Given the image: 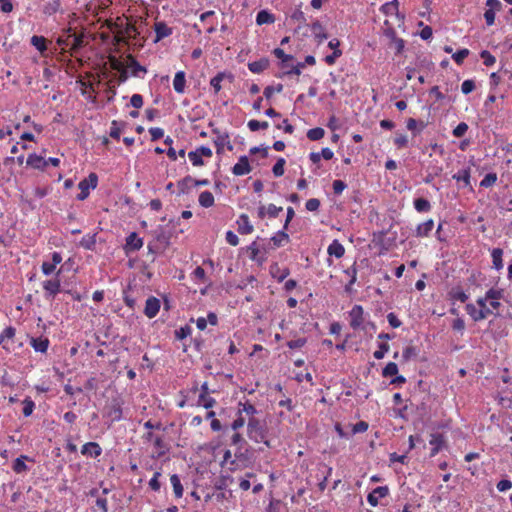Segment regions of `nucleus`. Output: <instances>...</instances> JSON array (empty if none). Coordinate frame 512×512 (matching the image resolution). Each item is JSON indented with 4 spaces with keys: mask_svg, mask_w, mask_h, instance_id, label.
I'll list each match as a JSON object with an SVG mask.
<instances>
[{
    "mask_svg": "<svg viewBox=\"0 0 512 512\" xmlns=\"http://www.w3.org/2000/svg\"><path fill=\"white\" fill-rule=\"evenodd\" d=\"M247 435L250 440L255 443H263L268 448L271 447L270 441L268 440V430L259 419L256 417H250L247 422Z\"/></svg>",
    "mask_w": 512,
    "mask_h": 512,
    "instance_id": "1",
    "label": "nucleus"
},
{
    "mask_svg": "<svg viewBox=\"0 0 512 512\" xmlns=\"http://www.w3.org/2000/svg\"><path fill=\"white\" fill-rule=\"evenodd\" d=\"M485 294L487 296L489 306L491 310H493L492 315L497 316L502 306L500 300L504 298V289L492 287L488 289Z\"/></svg>",
    "mask_w": 512,
    "mask_h": 512,
    "instance_id": "2",
    "label": "nucleus"
},
{
    "mask_svg": "<svg viewBox=\"0 0 512 512\" xmlns=\"http://www.w3.org/2000/svg\"><path fill=\"white\" fill-rule=\"evenodd\" d=\"M97 184L98 176L95 173H90L87 178L79 182L78 187L80 189V193L76 198L80 201L85 200L90 194V189H95Z\"/></svg>",
    "mask_w": 512,
    "mask_h": 512,
    "instance_id": "3",
    "label": "nucleus"
},
{
    "mask_svg": "<svg viewBox=\"0 0 512 512\" xmlns=\"http://www.w3.org/2000/svg\"><path fill=\"white\" fill-rule=\"evenodd\" d=\"M212 155H213V152L209 147L200 146L196 150L190 151L188 153V158L191 161L193 166L199 167V166L204 165V161L202 159L203 157L211 158Z\"/></svg>",
    "mask_w": 512,
    "mask_h": 512,
    "instance_id": "4",
    "label": "nucleus"
},
{
    "mask_svg": "<svg viewBox=\"0 0 512 512\" xmlns=\"http://www.w3.org/2000/svg\"><path fill=\"white\" fill-rule=\"evenodd\" d=\"M60 270L58 271L57 275H59ZM42 287L44 290V297L45 299H54L55 296L60 292L61 289V282L58 276L45 280L42 283Z\"/></svg>",
    "mask_w": 512,
    "mask_h": 512,
    "instance_id": "5",
    "label": "nucleus"
},
{
    "mask_svg": "<svg viewBox=\"0 0 512 512\" xmlns=\"http://www.w3.org/2000/svg\"><path fill=\"white\" fill-rule=\"evenodd\" d=\"M365 321L364 309L361 305H354L349 311V324L353 330L363 328Z\"/></svg>",
    "mask_w": 512,
    "mask_h": 512,
    "instance_id": "6",
    "label": "nucleus"
},
{
    "mask_svg": "<svg viewBox=\"0 0 512 512\" xmlns=\"http://www.w3.org/2000/svg\"><path fill=\"white\" fill-rule=\"evenodd\" d=\"M122 401L118 398H114L111 400V402L106 407V416L112 421V422H118L123 417L122 412Z\"/></svg>",
    "mask_w": 512,
    "mask_h": 512,
    "instance_id": "7",
    "label": "nucleus"
},
{
    "mask_svg": "<svg viewBox=\"0 0 512 512\" xmlns=\"http://www.w3.org/2000/svg\"><path fill=\"white\" fill-rule=\"evenodd\" d=\"M16 336V329L13 326L6 327L0 333V346L10 353L13 350V343Z\"/></svg>",
    "mask_w": 512,
    "mask_h": 512,
    "instance_id": "8",
    "label": "nucleus"
},
{
    "mask_svg": "<svg viewBox=\"0 0 512 512\" xmlns=\"http://www.w3.org/2000/svg\"><path fill=\"white\" fill-rule=\"evenodd\" d=\"M130 75L133 77L142 78V75L147 73L145 66H142L132 54L126 56V66Z\"/></svg>",
    "mask_w": 512,
    "mask_h": 512,
    "instance_id": "9",
    "label": "nucleus"
},
{
    "mask_svg": "<svg viewBox=\"0 0 512 512\" xmlns=\"http://www.w3.org/2000/svg\"><path fill=\"white\" fill-rule=\"evenodd\" d=\"M213 133L217 135L216 138L213 140L214 145L216 146L217 154H221L225 146L230 151L233 149L228 133H221L217 128L213 129Z\"/></svg>",
    "mask_w": 512,
    "mask_h": 512,
    "instance_id": "10",
    "label": "nucleus"
},
{
    "mask_svg": "<svg viewBox=\"0 0 512 512\" xmlns=\"http://www.w3.org/2000/svg\"><path fill=\"white\" fill-rule=\"evenodd\" d=\"M282 211L283 207L276 206L275 204L272 203L268 204L267 206L260 205L258 207L257 216L261 220L265 219L266 217L272 219L278 217Z\"/></svg>",
    "mask_w": 512,
    "mask_h": 512,
    "instance_id": "11",
    "label": "nucleus"
},
{
    "mask_svg": "<svg viewBox=\"0 0 512 512\" xmlns=\"http://www.w3.org/2000/svg\"><path fill=\"white\" fill-rule=\"evenodd\" d=\"M486 6L488 7V9H486L484 13V18L486 24L488 26H492L495 23L496 12L502 9V3L499 0H487Z\"/></svg>",
    "mask_w": 512,
    "mask_h": 512,
    "instance_id": "12",
    "label": "nucleus"
},
{
    "mask_svg": "<svg viewBox=\"0 0 512 512\" xmlns=\"http://www.w3.org/2000/svg\"><path fill=\"white\" fill-rule=\"evenodd\" d=\"M143 246V239L138 236L136 232H131L126 237V242L124 245V251L128 255L132 252H136L140 250Z\"/></svg>",
    "mask_w": 512,
    "mask_h": 512,
    "instance_id": "13",
    "label": "nucleus"
},
{
    "mask_svg": "<svg viewBox=\"0 0 512 512\" xmlns=\"http://www.w3.org/2000/svg\"><path fill=\"white\" fill-rule=\"evenodd\" d=\"M465 310L474 322L482 321L493 314V310H479L473 303L466 304Z\"/></svg>",
    "mask_w": 512,
    "mask_h": 512,
    "instance_id": "14",
    "label": "nucleus"
},
{
    "mask_svg": "<svg viewBox=\"0 0 512 512\" xmlns=\"http://www.w3.org/2000/svg\"><path fill=\"white\" fill-rule=\"evenodd\" d=\"M389 495L388 486H379L376 487L372 492H370L367 496V501L372 507H376L379 504V499L384 498Z\"/></svg>",
    "mask_w": 512,
    "mask_h": 512,
    "instance_id": "15",
    "label": "nucleus"
},
{
    "mask_svg": "<svg viewBox=\"0 0 512 512\" xmlns=\"http://www.w3.org/2000/svg\"><path fill=\"white\" fill-rule=\"evenodd\" d=\"M160 306V300L154 296H150L146 300L144 314L150 319L154 318L158 314Z\"/></svg>",
    "mask_w": 512,
    "mask_h": 512,
    "instance_id": "16",
    "label": "nucleus"
},
{
    "mask_svg": "<svg viewBox=\"0 0 512 512\" xmlns=\"http://www.w3.org/2000/svg\"><path fill=\"white\" fill-rule=\"evenodd\" d=\"M154 31H155V40L154 42H159L160 40L169 37L173 30L163 21H157L154 23Z\"/></svg>",
    "mask_w": 512,
    "mask_h": 512,
    "instance_id": "17",
    "label": "nucleus"
},
{
    "mask_svg": "<svg viewBox=\"0 0 512 512\" xmlns=\"http://www.w3.org/2000/svg\"><path fill=\"white\" fill-rule=\"evenodd\" d=\"M251 172V166L247 156H241L238 162L233 166L232 173L236 176L247 175Z\"/></svg>",
    "mask_w": 512,
    "mask_h": 512,
    "instance_id": "18",
    "label": "nucleus"
},
{
    "mask_svg": "<svg viewBox=\"0 0 512 512\" xmlns=\"http://www.w3.org/2000/svg\"><path fill=\"white\" fill-rule=\"evenodd\" d=\"M81 454L84 456L97 458L102 454V448L97 442H88L82 446Z\"/></svg>",
    "mask_w": 512,
    "mask_h": 512,
    "instance_id": "19",
    "label": "nucleus"
},
{
    "mask_svg": "<svg viewBox=\"0 0 512 512\" xmlns=\"http://www.w3.org/2000/svg\"><path fill=\"white\" fill-rule=\"evenodd\" d=\"M236 223L238 225V232L241 235H248L254 231V227L246 214H241Z\"/></svg>",
    "mask_w": 512,
    "mask_h": 512,
    "instance_id": "20",
    "label": "nucleus"
},
{
    "mask_svg": "<svg viewBox=\"0 0 512 512\" xmlns=\"http://www.w3.org/2000/svg\"><path fill=\"white\" fill-rule=\"evenodd\" d=\"M429 443L432 446L430 456L434 457L440 452L445 443L444 436L440 433L431 434Z\"/></svg>",
    "mask_w": 512,
    "mask_h": 512,
    "instance_id": "21",
    "label": "nucleus"
},
{
    "mask_svg": "<svg viewBox=\"0 0 512 512\" xmlns=\"http://www.w3.org/2000/svg\"><path fill=\"white\" fill-rule=\"evenodd\" d=\"M25 461L34 462V460L27 455H20L13 462L12 469L16 474H22L28 471V466Z\"/></svg>",
    "mask_w": 512,
    "mask_h": 512,
    "instance_id": "22",
    "label": "nucleus"
},
{
    "mask_svg": "<svg viewBox=\"0 0 512 512\" xmlns=\"http://www.w3.org/2000/svg\"><path fill=\"white\" fill-rule=\"evenodd\" d=\"M50 341L46 337L31 338L30 345L36 351L40 353H46L49 347Z\"/></svg>",
    "mask_w": 512,
    "mask_h": 512,
    "instance_id": "23",
    "label": "nucleus"
},
{
    "mask_svg": "<svg viewBox=\"0 0 512 512\" xmlns=\"http://www.w3.org/2000/svg\"><path fill=\"white\" fill-rule=\"evenodd\" d=\"M215 12L213 10L206 11L200 15V20L202 22H206L208 24L206 28V32L208 34H212L216 32L217 30V21H213L212 18L214 17Z\"/></svg>",
    "mask_w": 512,
    "mask_h": 512,
    "instance_id": "24",
    "label": "nucleus"
},
{
    "mask_svg": "<svg viewBox=\"0 0 512 512\" xmlns=\"http://www.w3.org/2000/svg\"><path fill=\"white\" fill-rule=\"evenodd\" d=\"M26 163L28 166L38 170H44L48 165V161L37 154H30Z\"/></svg>",
    "mask_w": 512,
    "mask_h": 512,
    "instance_id": "25",
    "label": "nucleus"
},
{
    "mask_svg": "<svg viewBox=\"0 0 512 512\" xmlns=\"http://www.w3.org/2000/svg\"><path fill=\"white\" fill-rule=\"evenodd\" d=\"M269 64V59L264 57L257 61L249 62L247 66L252 73L260 74L269 67Z\"/></svg>",
    "mask_w": 512,
    "mask_h": 512,
    "instance_id": "26",
    "label": "nucleus"
},
{
    "mask_svg": "<svg viewBox=\"0 0 512 512\" xmlns=\"http://www.w3.org/2000/svg\"><path fill=\"white\" fill-rule=\"evenodd\" d=\"M185 87H186V75H185V72L184 71H178L175 74L174 79H173V88H174V90L177 93L182 94L185 91Z\"/></svg>",
    "mask_w": 512,
    "mask_h": 512,
    "instance_id": "27",
    "label": "nucleus"
},
{
    "mask_svg": "<svg viewBox=\"0 0 512 512\" xmlns=\"http://www.w3.org/2000/svg\"><path fill=\"white\" fill-rule=\"evenodd\" d=\"M289 241L290 237L286 233V230H284V228L271 237V242L274 248L282 247L285 244L289 243Z\"/></svg>",
    "mask_w": 512,
    "mask_h": 512,
    "instance_id": "28",
    "label": "nucleus"
},
{
    "mask_svg": "<svg viewBox=\"0 0 512 512\" xmlns=\"http://www.w3.org/2000/svg\"><path fill=\"white\" fill-rule=\"evenodd\" d=\"M434 228V221L433 219H428L427 221L420 223L417 228L415 235L417 237H427L431 233V231Z\"/></svg>",
    "mask_w": 512,
    "mask_h": 512,
    "instance_id": "29",
    "label": "nucleus"
},
{
    "mask_svg": "<svg viewBox=\"0 0 512 512\" xmlns=\"http://www.w3.org/2000/svg\"><path fill=\"white\" fill-rule=\"evenodd\" d=\"M311 31L318 43H322L328 37L325 28L319 21H315L311 24Z\"/></svg>",
    "mask_w": 512,
    "mask_h": 512,
    "instance_id": "30",
    "label": "nucleus"
},
{
    "mask_svg": "<svg viewBox=\"0 0 512 512\" xmlns=\"http://www.w3.org/2000/svg\"><path fill=\"white\" fill-rule=\"evenodd\" d=\"M327 253L330 256H335L336 258H341L345 254V248L337 239H335L328 246Z\"/></svg>",
    "mask_w": 512,
    "mask_h": 512,
    "instance_id": "31",
    "label": "nucleus"
},
{
    "mask_svg": "<svg viewBox=\"0 0 512 512\" xmlns=\"http://www.w3.org/2000/svg\"><path fill=\"white\" fill-rule=\"evenodd\" d=\"M275 20V15L269 12L268 10H261L257 13L256 16V23L259 26L264 24H273Z\"/></svg>",
    "mask_w": 512,
    "mask_h": 512,
    "instance_id": "32",
    "label": "nucleus"
},
{
    "mask_svg": "<svg viewBox=\"0 0 512 512\" xmlns=\"http://www.w3.org/2000/svg\"><path fill=\"white\" fill-rule=\"evenodd\" d=\"M243 413H245L249 419L250 417H255V414H257V409L249 401L239 402L238 403V414L242 416Z\"/></svg>",
    "mask_w": 512,
    "mask_h": 512,
    "instance_id": "33",
    "label": "nucleus"
},
{
    "mask_svg": "<svg viewBox=\"0 0 512 512\" xmlns=\"http://www.w3.org/2000/svg\"><path fill=\"white\" fill-rule=\"evenodd\" d=\"M60 8L61 0H50L43 5L42 12L47 16H51L59 12Z\"/></svg>",
    "mask_w": 512,
    "mask_h": 512,
    "instance_id": "34",
    "label": "nucleus"
},
{
    "mask_svg": "<svg viewBox=\"0 0 512 512\" xmlns=\"http://www.w3.org/2000/svg\"><path fill=\"white\" fill-rule=\"evenodd\" d=\"M398 6H399L398 0H392L390 2L383 4L380 8V11L383 14H385L386 16H389V15L398 16V13H399Z\"/></svg>",
    "mask_w": 512,
    "mask_h": 512,
    "instance_id": "35",
    "label": "nucleus"
},
{
    "mask_svg": "<svg viewBox=\"0 0 512 512\" xmlns=\"http://www.w3.org/2000/svg\"><path fill=\"white\" fill-rule=\"evenodd\" d=\"M470 177H471V171L470 168H465L460 171H458L456 174L453 175V179L457 182H463L464 187H470Z\"/></svg>",
    "mask_w": 512,
    "mask_h": 512,
    "instance_id": "36",
    "label": "nucleus"
},
{
    "mask_svg": "<svg viewBox=\"0 0 512 512\" xmlns=\"http://www.w3.org/2000/svg\"><path fill=\"white\" fill-rule=\"evenodd\" d=\"M170 482L173 487L174 496L179 499L183 496V486L181 480L177 474H173L170 476Z\"/></svg>",
    "mask_w": 512,
    "mask_h": 512,
    "instance_id": "37",
    "label": "nucleus"
},
{
    "mask_svg": "<svg viewBox=\"0 0 512 512\" xmlns=\"http://www.w3.org/2000/svg\"><path fill=\"white\" fill-rule=\"evenodd\" d=\"M200 206L209 208L214 205V196L210 191H203L198 198Z\"/></svg>",
    "mask_w": 512,
    "mask_h": 512,
    "instance_id": "38",
    "label": "nucleus"
},
{
    "mask_svg": "<svg viewBox=\"0 0 512 512\" xmlns=\"http://www.w3.org/2000/svg\"><path fill=\"white\" fill-rule=\"evenodd\" d=\"M502 256L503 250L501 248H494L491 252L493 267L496 270H500L503 268Z\"/></svg>",
    "mask_w": 512,
    "mask_h": 512,
    "instance_id": "39",
    "label": "nucleus"
},
{
    "mask_svg": "<svg viewBox=\"0 0 512 512\" xmlns=\"http://www.w3.org/2000/svg\"><path fill=\"white\" fill-rule=\"evenodd\" d=\"M30 42L40 53H44L47 50V40L43 36L34 35L31 37Z\"/></svg>",
    "mask_w": 512,
    "mask_h": 512,
    "instance_id": "40",
    "label": "nucleus"
},
{
    "mask_svg": "<svg viewBox=\"0 0 512 512\" xmlns=\"http://www.w3.org/2000/svg\"><path fill=\"white\" fill-rule=\"evenodd\" d=\"M414 208L419 213L429 212L431 210L430 202L425 198H416L413 202Z\"/></svg>",
    "mask_w": 512,
    "mask_h": 512,
    "instance_id": "41",
    "label": "nucleus"
},
{
    "mask_svg": "<svg viewBox=\"0 0 512 512\" xmlns=\"http://www.w3.org/2000/svg\"><path fill=\"white\" fill-rule=\"evenodd\" d=\"M289 274L290 271L288 268L281 270L277 264L271 266V275L273 278L277 279L278 282H282Z\"/></svg>",
    "mask_w": 512,
    "mask_h": 512,
    "instance_id": "42",
    "label": "nucleus"
},
{
    "mask_svg": "<svg viewBox=\"0 0 512 512\" xmlns=\"http://www.w3.org/2000/svg\"><path fill=\"white\" fill-rule=\"evenodd\" d=\"M273 54L279 59L281 60V68H287V62H290L293 60V56L292 55H288L284 52L283 49L281 48H275L273 50Z\"/></svg>",
    "mask_w": 512,
    "mask_h": 512,
    "instance_id": "43",
    "label": "nucleus"
},
{
    "mask_svg": "<svg viewBox=\"0 0 512 512\" xmlns=\"http://www.w3.org/2000/svg\"><path fill=\"white\" fill-rule=\"evenodd\" d=\"M246 444L245 439L242 437V435L238 432H235L231 437V445L236 446L238 448V451L235 452V456H237L238 453L241 454L242 449L244 448V445Z\"/></svg>",
    "mask_w": 512,
    "mask_h": 512,
    "instance_id": "44",
    "label": "nucleus"
},
{
    "mask_svg": "<svg viewBox=\"0 0 512 512\" xmlns=\"http://www.w3.org/2000/svg\"><path fill=\"white\" fill-rule=\"evenodd\" d=\"M68 40L70 41V50L76 51L83 45V37L77 34H68Z\"/></svg>",
    "mask_w": 512,
    "mask_h": 512,
    "instance_id": "45",
    "label": "nucleus"
},
{
    "mask_svg": "<svg viewBox=\"0 0 512 512\" xmlns=\"http://www.w3.org/2000/svg\"><path fill=\"white\" fill-rule=\"evenodd\" d=\"M225 77V73L219 72L210 80V85L214 89V93L218 94L222 89L221 83Z\"/></svg>",
    "mask_w": 512,
    "mask_h": 512,
    "instance_id": "46",
    "label": "nucleus"
},
{
    "mask_svg": "<svg viewBox=\"0 0 512 512\" xmlns=\"http://www.w3.org/2000/svg\"><path fill=\"white\" fill-rule=\"evenodd\" d=\"M393 142L397 149H403L408 146V137L406 134L396 132Z\"/></svg>",
    "mask_w": 512,
    "mask_h": 512,
    "instance_id": "47",
    "label": "nucleus"
},
{
    "mask_svg": "<svg viewBox=\"0 0 512 512\" xmlns=\"http://www.w3.org/2000/svg\"><path fill=\"white\" fill-rule=\"evenodd\" d=\"M325 135V131L321 127L309 129L307 132V138L311 141H318Z\"/></svg>",
    "mask_w": 512,
    "mask_h": 512,
    "instance_id": "48",
    "label": "nucleus"
},
{
    "mask_svg": "<svg viewBox=\"0 0 512 512\" xmlns=\"http://www.w3.org/2000/svg\"><path fill=\"white\" fill-rule=\"evenodd\" d=\"M248 128L250 131L255 132L258 130H265L269 127V124L267 121H258L255 119L249 120L247 123Z\"/></svg>",
    "mask_w": 512,
    "mask_h": 512,
    "instance_id": "49",
    "label": "nucleus"
},
{
    "mask_svg": "<svg viewBox=\"0 0 512 512\" xmlns=\"http://www.w3.org/2000/svg\"><path fill=\"white\" fill-rule=\"evenodd\" d=\"M398 374V366L394 362H389L382 370V376L385 378L393 377Z\"/></svg>",
    "mask_w": 512,
    "mask_h": 512,
    "instance_id": "50",
    "label": "nucleus"
},
{
    "mask_svg": "<svg viewBox=\"0 0 512 512\" xmlns=\"http://www.w3.org/2000/svg\"><path fill=\"white\" fill-rule=\"evenodd\" d=\"M497 174L494 172L488 173L485 175V177L481 180L480 186L483 188H489L492 187L497 182Z\"/></svg>",
    "mask_w": 512,
    "mask_h": 512,
    "instance_id": "51",
    "label": "nucleus"
},
{
    "mask_svg": "<svg viewBox=\"0 0 512 512\" xmlns=\"http://www.w3.org/2000/svg\"><path fill=\"white\" fill-rule=\"evenodd\" d=\"M450 297L452 300L462 303L466 302L468 299V295L461 288H453L450 292Z\"/></svg>",
    "mask_w": 512,
    "mask_h": 512,
    "instance_id": "52",
    "label": "nucleus"
},
{
    "mask_svg": "<svg viewBox=\"0 0 512 512\" xmlns=\"http://www.w3.org/2000/svg\"><path fill=\"white\" fill-rule=\"evenodd\" d=\"M470 54L469 49L463 48L458 50L455 53H452V59L456 62L457 65H462L465 58Z\"/></svg>",
    "mask_w": 512,
    "mask_h": 512,
    "instance_id": "53",
    "label": "nucleus"
},
{
    "mask_svg": "<svg viewBox=\"0 0 512 512\" xmlns=\"http://www.w3.org/2000/svg\"><path fill=\"white\" fill-rule=\"evenodd\" d=\"M383 33H384V35H385L388 39H390L392 42L398 38V37H397V34H396V31H395V29L391 26V24L389 23V20H385V21H384Z\"/></svg>",
    "mask_w": 512,
    "mask_h": 512,
    "instance_id": "54",
    "label": "nucleus"
},
{
    "mask_svg": "<svg viewBox=\"0 0 512 512\" xmlns=\"http://www.w3.org/2000/svg\"><path fill=\"white\" fill-rule=\"evenodd\" d=\"M108 63L110 65V68L115 71H120L126 66V62L123 63L121 60H119L116 56L110 55L108 57Z\"/></svg>",
    "mask_w": 512,
    "mask_h": 512,
    "instance_id": "55",
    "label": "nucleus"
},
{
    "mask_svg": "<svg viewBox=\"0 0 512 512\" xmlns=\"http://www.w3.org/2000/svg\"><path fill=\"white\" fill-rule=\"evenodd\" d=\"M34 408H35V403L33 402V400L31 398L27 397L23 400V411L22 412L25 417L30 416L34 411Z\"/></svg>",
    "mask_w": 512,
    "mask_h": 512,
    "instance_id": "56",
    "label": "nucleus"
},
{
    "mask_svg": "<svg viewBox=\"0 0 512 512\" xmlns=\"http://www.w3.org/2000/svg\"><path fill=\"white\" fill-rule=\"evenodd\" d=\"M480 57L483 59V64L487 67L493 66L496 63V58L488 50H483L480 53Z\"/></svg>",
    "mask_w": 512,
    "mask_h": 512,
    "instance_id": "57",
    "label": "nucleus"
},
{
    "mask_svg": "<svg viewBox=\"0 0 512 512\" xmlns=\"http://www.w3.org/2000/svg\"><path fill=\"white\" fill-rule=\"evenodd\" d=\"M285 159L279 158L272 168L275 177H281L284 174Z\"/></svg>",
    "mask_w": 512,
    "mask_h": 512,
    "instance_id": "58",
    "label": "nucleus"
},
{
    "mask_svg": "<svg viewBox=\"0 0 512 512\" xmlns=\"http://www.w3.org/2000/svg\"><path fill=\"white\" fill-rule=\"evenodd\" d=\"M418 354V350L415 346L409 345L404 348L402 353V358L404 361H409L411 358L416 357Z\"/></svg>",
    "mask_w": 512,
    "mask_h": 512,
    "instance_id": "59",
    "label": "nucleus"
},
{
    "mask_svg": "<svg viewBox=\"0 0 512 512\" xmlns=\"http://www.w3.org/2000/svg\"><path fill=\"white\" fill-rule=\"evenodd\" d=\"M468 125L465 122H460L452 131L453 136L460 138L463 137L468 131Z\"/></svg>",
    "mask_w": 512,
    "mask_h": 512,
    "instance_id": "60",
    "label": "nucleus"
},
{
    "mask_svg": "<svg viewBox=\"0 0 512 512\" xmlns=\"http://www.w3.org/2000/svg\"><path fill=\"white\" fill-rule=\"evenodd\" d=\"M191 332H192L191 327L188 325H185L175 331V337L178 340H183L186 337H188L191 334Z\"/></svg>",
    "mask_w": 512,
    "mask_h": 512,
    "instance_id": "61",
    "label": "nucleus"
},
{
    "mask_svg": "<svg viewBox=\"0 0 512 512\" xmlns=\"http://www.w3.org/2000/svg\"><path fill=\"white\" fill-rule=\"evenodd\" d=\"M160 476H161V472L156 471L154 473L153 477L149 481V487L151 488V490H153L155 492L159 491L161 488V483L159 481Z\"/></svg>",
    "mask_w": 512,
    "mask_h": 512,
    "instance_id": "62",
    "label": "nucleus"
},
{
    "mask_svg": "<svg viewBox=\"0 0 512 512\" xmlns=\"http://www.w3.org/2000/svg\"><path fill=\"white\" fill-rule=\"evenodd\" d=\"M390 346L388 343H380L378 346V349L374 352L373 356L380 360L382 359L385 354L389 351Z\"/></svg>",
    "mask_w": 512,
    "mask_h": 512,
    "instance_id": "63",
    "label": "nucleus"
},
{
    "mask_svg": "<svg viewBox=\"0 0 512 512\" xmlns=\"http://www.w3.org/2000/svg\"><path fill=\"white\" fill-rule=\"evenodd\" d=\"M121 134V127L116 120H113L110 127V137L116 140H119Z\"/></svg>",
    "mask_w": 512,
    "mask_h": 512,
    "instance_id": "64",
    "label": "nucleus"
}]
</instances>
